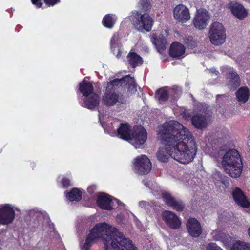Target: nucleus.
I'll return each mask as SVG.
<instances>
[{
  "mask_svg": "<svg viewBox=\"0 0 250 250\" xmlns=\"http://www.w3.org/2000/svg\"><path fill=\"white\" fill-rule=\"evenodd\" d=\"M229 136L227 132L218 133L211 142L210 151L212 156L222 159L224 167H228L230 175L234 178L240 176L242 170V164L240 155L235 149H229Z\"/></svg>",
  "mask_w": 250,
  "mask_h": 250,
  "instance_id": "nucleus-1",
  "label": "nucleus"
},
{
  "mask_svg": "<svg viewBox=\"0 0 250 250\" xmlns=\"http://www.w3.org/2000/svg\"><path fill=\"white\" fill-rule=\"evenodd\" d=\"M159 134L162 143L169 152L193 138L187 128L176 121L164 123L159 129Z\"/></svg>",
  "mask_w": 250,
  "mask_h": 250,
  "instance_id": "nucleus-2",
  "label": "nucleus"
},
{
  "mask_svg": "<svg viewBox=\"0 0 250 250\" xmlns=\"http://www.w3.org/2000/svg\"><path fill=\"white\" fill-rule=\"evenodd\" d=\"M170 151V156L182 164L192 162L196 154L197 146L193 138Z\"/></svg>",
  "mask_w": 250,
  "mask_h": 250,
  "instance_id": "nucleus-3",
  "label": "nucleus"
},
{
  "mask_svg": "<svg viewBox=\"0 0 250 250\" xmlns=\"http://www.w3.org/2000/svg\"><path fill=\"white\" fill-rule=\"evenodd\" d=\"M128 85V92L130 94L137 91V85L133 77L126 75L121 79H114L107 83L106 89L108 91L115 92L120 86Z\"/></svg>",
  "mask_w": 250,
  "mask_h": 250,
  "instance_id": "nucleus-4",
  "label": "nucleus"
},
{
  "mask_svg": "<svg viewBox=\"0 0 250 250\" xmlns=\"http://www.w3.org/2000/svg\"><path fill=\"white\" fill-rule=\"evenodd\" d=\"M208 34L210 41L214 45H220L225 42V30L223 25L219 22H215L211 24Z\"/></svg>",
  "mask_w": 250,
  "mask_h": 250,
  "instance_id": "nucleus-5",
  "label": "nucleus"
},
{
  "mask_svg": "<svg viewBox=\"0 0 250 250\" xmlns=\"http://www.w3.org/2000/svg\"><path fill=\"white\" fill-rule=\"evenodd\" d=\"M203 109H201L202 113L195 114L191 118L192 125L198 129H202L207 127L209 122V115L208 114V107L202 105Z\"/></svg>",
  "mask_w": 250,
  "mask_h": 250,
  "instance_id": "nucleus-6",
  "label": "nucleus"
},
{
  "mask_svg": "<svg viewBox=\"0 0 250 250\" xmlns=\"http://www.w3.org/2000/svg\"><path fill=\"white\" fill-rule=\"evenodd\" d=\"M152 167L149 159L144 155L138 156L134 163V170L139 175L148 174Z\"/></svg>",
  "mask_w": 250,
  "mask_h": 250,
  "instance_id": "nucleus-7",
  "label": "nucleus"
},
{
  "mask_svg": "<svg viewBox=\"0 0 250 250\" xmlns=\"http://www.w3.org/2000/svg\"><path fill=\"white\" fill-rule=\"evenodd\" d=\"M152 23V19L147 14H137L134 25L135 28L139 31L143 32L145 30L148 32L151 29Z\"/></svg>",
  "mask_w": 250,
  "mask_h": 250,
  "instance_id": "nucleus-8",
  "label": "nucleus"
},
{
  "mask_svg": "<svg viewBox=\"0 0 250 250\" xmlns=\"http://www.w3.org/2000/svg\"><path fill=\"white\" fill-rule=\"evenodd\" d=\"M209 18V14L206 9L204 8L199 9L197 10L196 14L193 19V25L197 29H203L208 24Z\"/></svg>",
  "mask_w": 250,
  "mask_h": 250,
  "instance_id": "nucleus-9",
  "label": "nucleus"
},
{
  "mask_svg": "<svg viewBox=\"0 0 250 250\" xmlns=\"http://www.w3.org/2000/svg\"><path fill=\"white\" fill-rule=\"evenodd\" d=\"M130 140L136 145L143 144L147 139V133L141 126H135L132 130Z\"/></svg>",
  "mask_w": 250,
  "mask_h": 250,
  "instance_id": "nucleus-10",
  "label": "nucleus"
},
{
  "mask_svg": "<svg viewBox=\"0 0 250 250\" xmlns=\"http://www.w3.org/2000/svg\"><path fill=\"white\" fill-rule=\"evenodd\" d=\"M114 198L106 193H101L97 197V205L103 209L110 210L114 206Z\"/></svg>",
  "mask_w": 250,
  "mask_h": 250,
  "instance_id": "nucleus-11",
  "label": "nucleus"
},
{
  "mask_svg": "<svg viewBox=\"0 0 250 250\" xmlns=\"http://www.w3.org/2000/svg\"><path fill=\"white\" fill-rule=\"evenodd\" d=\"M174 18L178 21L186 22L190 18L188 9L183 4L177 5L173 10Z\"/></svg>",
  "mask_w": 250,
  "mask_h": 250,
  "instance_id": "nucleus-12",
  "label": "nucleus"
},
{
  "mask_svg": "<svg viewBox=\"0 0 250 250\" xmlns=\"http://www.w3.org/2000/svg\"><path fill=\"white\" fill-rule=\"evenodd\" d=\"M102 102L107 106H113L117 103H123V100L121 97L115 92L106 90L103 97Z\"/></svg>",
  "mask_w": 250,
  "mask_h": 250,
  "instance_id": "nucleus-13",
  "label": "nucleus"
},
{
  "mask_svg": "<svg viewBox=\"0 0 250 250\" xmlns=\"http://www.w3.org/2000/svg\"><path fill=\"white\" fill-rule=\"evenodd\" d=\"M186 227L188 232L192 237L197 238L202 233V228L198 220H188Z\"/></svg>",
  "mask_w": 250,
  "mask_h": 250,
  "instance_id": "nucleus-14",
  "label": "nucleus"
},
{
  "mask_svg": "<svg viewBox=\"0 0 250 250\" xmlns=\"http://www.w3.org/2000/svg\"><path fill=\"white\" fill-rule=\"evenodd\" d=\"M232 195L235 203L239 206L243 208H249L250 203L241 189L238 188H234L232 191Z\"/></svg>",
  "mask_w": 250,
  "mask_h": 250,
  "instance_id": "nucleus-15",
  "label": "nucleus"
},
{
  "mask_svg": "<svg viewBox=\"0 0 250 250\" xmlns=\"http://www.w3.org/2000/svg\"><path fill=\"white\" fill-rule=\"evenodd\" d=\"M228 85L230 89H235L240 84V79L236 72L233 71L231 69L228 70L227 74Z\"/></svg>",
  "mask_w": 250,
  "mask_h": 250,
  "instance_id": "nucleus-16",
  "label": "nucleus"
},
{
  "mask_svg": "<svg viewBox=\"0 0 250 250\" xmlns=\"http://www.w3.org/2000/svg\"><path fill=\"white\" fill-rule=\"evenodd\" d=\"M185 52V46L179 42H174L170 45L169 54L173 58H179Z\"/></svg>",
  "mask_w": 250,
  "mask_h": 250,
  "instance_id": "nucleus-17",
  "label": "nucleus"
},
{
  "mask_svg": "<svg viewBox=\"0 0 250 250\" xmlns=\"http://www.w3.org/2000/svg\"><path fill=\"white\" fill-rule=\"evenodd\" d=\"M151 41L159 53H162L166 49L167 42L163 35H154Z\"/></svg>",
  "mask_w": 250,
  "mask_h": 250,
  "instance_id": "nucleus-18",
  "label": "nucleus"
},
{
  "mask_svg": "<svg viewBox=\"0 0 250 250\" xmlns=\"http://www.w3.org/2000/svg\"><path fill=\"white\" fill-rule=\"evenodd\" d=\"M229 8L232 13L239 19H243L247 16V12L244 7L238 3L231 4Z\"/></svg>",
  "mask_w": 250,
  "mask_h": 250,
  "instance_id": "nucleus-19",
  "label": "nucleus"
},
{
  "mask_svg": "<svg viewBox=\"0 0 250 250\" xmlns=\"http://www.w3.org/2000/svg\"><path fill=\"white\" fill-rule=\"evenodd\" d=\"M15 216L19 217L10 205L5 204L0 208V219H14Z\"/></svg>",
  "mask_w": 250,
  "mask_h": 250,
  "instance_id": "nucleus-20",
  "label": "nucleus"
},
{
  "mask_svg": "<svg viewBox=\"0 0 250 250\" xmlns=\"http://www.w3.org/2000/svg\"><path fill=\"white\" fill-rule=\"evenodd\" d=\"M99 96L96 93H92L84 100V106L89 109H93L99 105Z\"/></svg>",
  "mask_w": 250,
  "mask_h": 250,
  "instance_id": "nucleus-21",
  "label": "nucleus"
},
{
  "mask_svg": "<svg viewBox=\"0 0 250 250\" xmlns=\"http://www.w3.org/2000/svg\"><path fill=\"white\" fill-rule=\"evenodd\" d=\"M118 135L122 139L129 140L131 138L130 127L127 124L122 123L117 129Z\"/></svg>",
  "mask_w": 250,
  "mask_h": 250,
  "instance_id": "nucleus-22",
  "label": "nucleus"
},
{
  "mask_svg": "<svg viewBox=\"0 0 250 250\" xmlns=\"http://www.w3.org/2000/svg\"><path fill=\"white\" fill-rule=\"evenodd\" d=\"M79 90L83 96L87 97L93 92V87L88 81L83 80L80 83Z\"/></svg>",
  "mask_w": 250,
  "mask_h": 250,
  "instance_id": "nucleus-23",
  "label": "nucleus"
},
{
  "mask_svg": "<svg viewBox=\"0 0 250 250\" xmlns=\"http://www.w3.org/2000/svg\"><path fill=\"white\" fill-rule=\"evenodd\" d=\"M235 94L239 102L245 103L249 99L250 93L247 87H241L236 92Z\"/></svg>",
  "mask_w": 250,
  "mask_h": 250,
  "instance_id": "nucleus-24",
  "label": "nucleus"
},
{
  "mask_svg": "<svg viewBox=\"0 0 250 250\" xmlns=\"http://www.w3.org/2000/svg\"><path fill=\"white\" fill-rule=\"evenodd\" d=\"M127 59L129 64L133 68L141 65L143 63L142 58L134 52L129 53L127 55Z\"/></svg>",
  "mask_w": 250,
  "mask_h": 250,
  "instance_id": "nucleus-25",
  "label": "nucleus"
},
{
  "mask_svg": "<svg viewBox=\"0 0 250 250\" xmlns=\"http://www.w3.org/2000/svg\"><path fill=\"white\" fill-rule=\"evenodd\" d=\"M82 192L78 188H74L67 195V198L71 201H79L82 199Z\"/></svg>",
  "mask_w": 250,
  "mask_h": 250,
  "instance_id": "nucleus-26",
  "label": "nucleus"
},
{
  "mask_svg": "<svg viewBox=\"0 0 250 250\" xmlns=\"http://www.w3.org/2000/svg\"><path fill=\"white\" fill-rule=\"evenodd\" d=\"M170 156V153L167 149L166 146L165 148H161L157 153V159L161 162H166L168 159V156Z\"/></svg>",
  "mask_w": 250,
  "mask_h": 250,
  "instance_id": "nucleus-27",
  "label": "nucleus"
},
{
  "mask_svg": "<svg viewBox=\"0 0 250 250\" xmlns=\"http://www.w3.org/2000/svg\"><path fill=\"white\" fill-rule=\"evenodd\" d=\"M118 36L117 34H114L110 41V46L112 51L113 53H115V51H117L116 57L119 58L121 56V51L118 47L117 43Z\"/></svg>",
  "mask_w": 250,
  "mask_h": 250,
  "instance_id": "nucleus-28",
  "label": "nucleus"
},
{
  "mask_svg": "<svg viewBox=\"0 0 250 250\" xmlns=\"http://www.w3.org/2000/svg\"><path fill=\"white\" fill-rule=\"evenodd\" d=\"M230 250H250V245L237 241L231 247Z\"/></svg>",
  "mask_w": 250,
  "mask_h": 250,
  "instance_id": "nucleus-29",
  "label": "nucleus"
},
{
  "mask_svg": "<svg viewBox=\"0 0 250 250\" xmlns=\"http://www.w3.org/2000/svg\"><path fill=\"white\" fill-rule=\"evenodd\" d=\"M168 93L164 89H160L155 93V97L160 101H166L168 99Z\"/></svg>",
  "mask_w": 250,
  "mask_h": 250,
  "instance_id": "nucleus-30",
  "label": "nucleus"
},
{
  "mask_svg": "<svg viewBox=\"0 0 250 250\" xmlns=\"http://www.w3.org/2000/svg\"><path fill=\"white\" fill-rule=\"evenodd\" d=\"M115 20L110 15H106L103 20L104 25L106 27L111 28L115 23Z\"/></svg>",
  "mask_w": 250,
  "mask_h": 250,
  "instance_id": "nucleus-31",
  "label": "nucleus"
},
{
  "mask_svg": "<svg viewBox=\"0 0 250 250\" xmlns=\"http://www.w3.org/2000/svg\"><path fill=\"white\" fill-rule=\"evenodd\" d=\"M166 224L172 229H177L181 225V220H164Z\"/></svg>",
  "mask_w": 250,
  "mask_h": 250,
  "instance_id": "nucleus-32",
  "label": "nucleus"
},
{
  "mask_svg": "<svg viewBox=\"0 0 250 250\" xmlns=\"http://www.w3.org/2000/svg\"><path fill=\"white\" fill-rule=\"evenodd\" d=\"M170 207L177 211H182L185 208V205L182 201L175 198Z\"/></svg>",
  "mask_w": 250,
  "mask_h": 250,
  "instance_id": "nucleus-33",
  "label": "nucleus"
},
{
  "mask_svg": "<svg viewBox=\"0 0 250 250\" xmlns=\"http://www.w3.org/2000/svg\"><path fill=\"white\" fill-rule=\"evenodd\" d=\"M162 197L166 204L168 206H170L173 201L175 199L170 193L167 192L162 193Z\"/></svg>",
  "mask_w": 250,
  "mask_h": 250,
  "instance_id": "nucleus-34",
  "label": "nucleus"
},
{
  "mask_svg": "<svg viewBox=\"0 0 250 250\" xmlns=\"http://www.w3.org/2000/svg\"><path fill=\"white\" fill-rule=\"evenodd\" d=\"M143 183L144 185L149 188H150L152 191L151 192L156 196L159 192V190L157 187H156L154 184H152V182L150 181H148L147 180H144Z\"/></svg>",
  "mask_w": 250,
  "mask_h": 250,
  "instance_id": "nucleus-35",
  "label": "nucleus"
},
{
  "mask_svg": "<svg viewBox=\"0 0 250 250\" xmlns=\"http://www.w3.org/2000/svg\"><path fill=\"white\" fill-rule=\"evenodd\" d=\"M161 216L163 219H179L174 212L168 210L163 211Z\"/></svg>",
  "mask_w": 250,
  "mask_h": 250,
  "instance_id": "nucleus-36",
  "label": "nucleus"
},
{
  "mask_svg": "<svg viewBox=\"0 0 250 250\" xmlns=\"http://www.w3.org/2000/svg\"><path fill=\"white\" fill-rule=\"evenodd\" d=\"M184 43L190 48H194L197 45V42L191 37H186L184 39Z\"/></svg>",
  "mask_w": 250,
  "mask_h": 250,
  "instance_id": "nucleus-37",
  "label": "nucleus"
},
{
  "mask_svg": "<svg viewBox=\"0 0 250 250\" xmlns=\"http://www.w3.org/2000/svg\"><path fill=\"white\" fill-rule=\"evenodd\" d=\"M139 3L142 8L145 11H147L150 8V2L147 0H141L140 1Z\"/></svg>",
  "mask_w": 250,
  "mask_h": 250,
  "instance_id": "nucleus-38",
  "label": "nucleus"
},
{
  "mask_svg": "<svg viewBox=\"0 0 250 250\" xmlns=\"http://www.w3.org/2000/svg\"><path fill=\"white\" fill-rule=\"evenodd\" d=\"M37 215H36V218L37 219H41V218H46L49 217L48 214L45 211H38L37 210V212L36 213Z\"/></svg>",
  "mask_w": 250,
  "mask_h": 250,
  "instance_id": "nucleus-39",
  "label": "nucleus"
},
{
  "mask_svg": "<svg viewBox=\"0 0 250 250\" xmlns=\"http://www.w3.org/2000/svg\"><path fill=\"white\" fill-rule=\"evenodd\" d=\"M207 250H223L214 243H210L207 247Z\"/></svg>",
  "mask_w": 250,
  "mask_h": 250,
  "instance_id": "nucleus-40",
  "label": "nucleus"
},
{
  "mask_svg": "<svg viewBox=\"0 0 250 250\" xmlns=\"http://www.w3.org/2000/svg\"><path fill=\"white\" fill-rule=\"evenodd\" d=\"M37 212V210L32 209L29 210L28 213V215L26 217L29 218H36V215H37L36 213Z\"/></svg>",
  "mask_w": 250,
  "mask_h": 250,
  "instance_id": "nucleus-41",
  "label": "nucleus"
},
{
  "mask_svg": "<svg viewBox=\"0 0 250 250\" xmlns=\"http://www.w3.org/2000/svg\"><path fill=\"white\" fill-rule=\"evenodd\" d=\"M139 206L141 208H147L150 206V203L146 201H142L139 202Z\"/></svg>",
  "mask_w": 250,
  "mask_h": 250,
  "instance_id": "nucleus-42",
  "label": "nucleus"
},
{
  "mask_svg": "<svg viewBox=\"0 0 250 250\" xmlns=\"http://www.w3.org/2000/svg\"><path fill=\"white\" fill-rule=\"evenodd\" d=\"M45 3L49 5H54L60 2V0H44Z\"/></svg>",
  "mask_w": 250,
  "mask_h": 250,
  "instance_id": "nucleus-43",
  "label": "nucleus"
},
{
  "mask_svg": "<svg viewBox=\"0 0 250 250\" xmlns=\"http://www.w3.org/2000/svg\"><path fill=\"white\" fill-rule=\"evenodd\" d=\"M62 183L64 188H68L70 185V181L68 179H63Z\"/></svg>",
  "mask_w": 250,
  "mask_h": 250,
  "instance_id": "nucleus-44",
  "label": "nucleus"
},
{
  "mask_svg": "<svg viewBox=\"0 0 250 250\" xmlns=\"http://www.w3.org/2000/svg\"><path fill=\"white\" fill-rule=\"evenodd\" d=\"M114 202H116L117 203L118 205L120 207L121 209H125V205L123 203L121 202L120 200L115 198H114Z\"/></svg>",
  "mask_w": 250,
  "mask_h": 250,
  "instance_id": "nucleus-45",
  "label": "nucleus"
},
{
  "mask_svg": "<svg viewBox=\"0 0 250 250\" xmlns=\"http://www.w3.org/2000/svg\"><path fill=\"white\" fill-rule=\"evenodd\" d=\"M31 1L33 4L37 6L38 8L42 6V3H41V0H31Z\"/></svg>",
  "mask_w": 250,
  "mask_h": 250,
  "instance_id": "nucleus-46",
  "label": "nucleus"
},
{
  "mask_svg": "<svg viewBox=\"0 0 250 250\" xmlns=\"http://www.w3.org/2000/svg\"><path fill=\"white\" fill-rule=\"evenodd\" d=\"M13 220H0V224L8 225L12 223Z\"/></svg>",
  "mask_w": 250,
  "mask_h": 250,
  "instance_id": "nucleus-47",
  "label": "nucleus"
},
{
  "mask_svg": "<svg viewBox=\"0 0 250 250\" xmlns=\"http://www.w3.org/2000/svg\"><path fill=\"white\" fill-rule=\"evenodd\" d=\"M222 216L221 217V218H230L231 216L227 212L224 211L223 214H222Z\"/></svg>",
  "mask_w": 250,
  "mask_h": 250,
  "instance_id": "nucleus-48",
  "label": "nucleus"
},
{
  "mask_svg": "<svg viewBox=\"0 0 250 250\" xmlns=\"http://www.w3.org/2000/svg\"><path fill=\"white\" fill-rule=\"evenodd\" d=\"M94 187H93V186L89 187L87 188L88 192H89L90 194H92L93 193V192H94Z\"/></svg>",
  "mask_w": 250,
  "mask_h": 250,
  "instance_id": "nucleus-49",
  "label": "nucleus"
},
{
  "mask_svg": "<svg viewBox=\"0 0 250 250\" xmlns=\"http://www.w3.org/2000/svg\"><path fill=\"white\" fill-rule=\"evenodd\" d=\"M126 213L128 214V217H129V218H131L132 217H135V216L134 215V214L130 212L126 211Z\"/></svg>",
  "mask_w": 250,
  "mask_h": 250,
  "instance_id": "nucleus-50",
  "label": "nucleus"
},
{
  "mask_svg": "<svg viewBox=\"0 0 250 250\" xmlns=\"http://www.w3.org/2000/svg\"><path fill=\"white\" fill-rule=\"evenodd\" d=\"M151 204H153L154 206H156L157 205L156 202L155 201H151Z\"/></svg>",
  "mask_w": 250,
  "mask_h": 250,
  "instance_id": "nucleus-51",
  "label": "nucleus"
},
{
  "mask_svg": "<svg viewBox=\"0 0 250 250\" xmlns=\"http://www.w3.org/2000/svg\"><path fill=\"white\" fill-rule=\"evenodd\" d=\"M224 177H222V175H220V179L219 180H220V181H221L223 182V180H224Z\"/></svg>",
  "mask_w": 250,
  "mask_h": 250,
  "instance_id": "nucleus-52",
  "label": "nucleus"
},
{
  "mask_svg": "<svg viewBox=\"0 0 250 250\" xmlns=\"http://www.w3.org/2000/svg\"><path fill=\"white\" fill-rule=\"evenodd\" d=\"M83 250H88L87 249H84ZM133 250H138V249L136 247H134Z\"/></svg>",
  "mask_w": 250,
  "mask_h": 250,
  "instance_id": "nucleus-53",
  "label": "nucleus"
},
{
  "mask_svg": "<svg viewBox=\"0 0 250 250\" xmlns=\"http://www.w3.org/2000/svg\"><path fill=\"white\" fill-rule=\"evenodd\" d=\"M248 233L249 236L250 238V227L248 229Z\"/></svg>",
  "mask_w": 250,
  "mask_h": 250,
  "instance_id": "nucleus-54",
  "label": "nucleus"
},
{
  "mask_svg": "<svg viewBox=\"0 0 250 250\" xmlns=\"http://www.w3.org/2000/svg\"><path fill=\"white\" fill-rule=\"evenodd\" d=\"M212 73H215L216 75H217L218 74H219L218 71H212Z\"/></svg>",
  "mask_w": 250,
  "mask_h": 250,
  "instance_id": "nucleus-55",
  "label": "nucleus"
},
{
  "mask_svg": "<svg viewBox=\"0 0 250 250\" xmlns=\"http://www.w3.org/2000/svg\"><path fill=\"white\" fill-rule=\"evenodd\" d=\"M119 217H120V218H122V217H125V216H122V214H121V215H119Z\"/></svg>",
  "mask_w": 250,
  "mask_h": 250,
  "instance_id": "nucleus-56",
  "label": "nucleus"
},
{
  "mask_svg": "<svg viewBox=\"0 0 250 250\" xmlns=\"http://www.w3.org/2000/svg\"><path fill=\"white\" fill-rule=\"evenodd\" d=\"M172 90H173V88H172V89L170 90L168 92V94H169V93H170V92H171V91Z\"/></svg>",
  "mask_w": 250,
  "mask_h": 250,
  "instance_id": "nucleus-57",
  "label": "nucleus"
},
{
  "mask_svg": "<svg viewBox=\"0 0 250 250\" xmlns=\"http://www.w3.org/2000/svg\"><path fill=\"white\" fill-rule=\"evenodd\" d=\"M219 175H220V173H217L215 175L216 176H219Z\"/></svg>",
  "mask_w": 250,
  "mask_h": 250,
  "instance_id": "nucleus-58",
  "label": "nucleus"
},
{
  "mask_svg": "<svg viewBox=\"0 0 250 250\" xmlns=\"http://www.w3.org/2000/svg\"><path fill=\"white\" fill-rule=\"evenodd\" d=\"M249 141H250V135L249 136Z\"/></svg>",
  "mask_w": 250,
  "mask_h": 250,
  "instance_id": "nucleus-59",
  "label": "nucleus"
},
{
  "mask_svg": "<svg viewBox=\"0 0 250 250\" xmlns=\"http://www.w3.org/2000/svg\"><path fill=\"white\" fill-rule=\"evenodd\" d=\"M134 146H135V148H137V146H135V145H134Z\"/></svg>",
  "mask_w": 250,
  "mask_h": 250,
  "instance_id": "nucleus-60",
  "label": "nucleus"
}]
</instances>
